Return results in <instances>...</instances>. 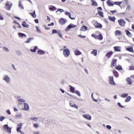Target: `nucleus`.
Listing matches in <instances>:
<instances>
[{
  "label": "nucleus",
  "mask_w": 134,
  "mask_h": 134,
  "mask_svg": "<svg viewBox=\"0 0 134 134\" xmlns=\"http://www.w3.org/2000/svg\"><path fill=\"white\" fill-rule=\"evenodd\" d=\"M94 25L97 28H101L102 27V25L100 23H98L97 21L95 23Z\"/></svg>",
  "instance_id": "obj_8"
},
{
  "label": "nucleus",
  "mask_w": 134,
  "mask_h": 134,
  "mask_svg": "<svg viewBox=\"0 0 134 134\" xmlns=\"http://www.w3.org/2000/svg\"><path fill=\"white\" fill-rule=\"evenodd\" d=\"M43 26L44 27L45 29L47 30H48L50 29V28L47 26L45 25L44 24L43 25Z\"/></svg>",
  "instance_id": "obj_52"
},
{
  "label": "nucleus",
  "mask_w": 134,
  "mask_h": 134,
  "mask_svg": "<svg viewBox=\"0 0 134 134\" xmlns=\"http://www.w3.org/2000/svg\"><path fill=\"white\" fill-rule=\"evenodd\" d=\"M115 68L116 69L118 70H122L123 69L121 66L119 64L116 66Z\"/></svg>",
  "instance_id": "obj_26"
},
{
  "label": "nucleus",
  "mask_w": 134,
  "mask_h": 134,
  "mask_svg": "<svg viewBox=\"0 0 134 134\" xmlns=\"http://www.w3.org/2000/svg\"><path fill=\"white\" fill-rule=\"evenodd\" d=\"M126 81L127 82V83L129 85H131L132 84V83L130 77H127L126 79Z\"/></svg>",
  "instance_id": "obj_28"
},
{
  "label": "nucleus",
  "mask_w": 134,
  "mask_h": 134,
  "mask_svg": "<svg viewBox=\"0 0 134 134\" xmlns=\"http://www.w3.org/2000/svg\"><path fill=\"white\" fill-rule=\"evenodd\" d=\"M92 54H93L94 56H96L97 54V51L95 49H94L91 52Z\"/></svg>",
  "instance_id": "obj_37"
},
{
  "label": "nucleus",
  "mask_w": 134,
  "mask_h": 134,
  "mask_svg": "<svg viewBox=\"0 0 134 134\" xmlns=\"http://www.w3.org/2000/svg\"><path fill=\"white\" fill-rule=\"evenodd\" d=\"M76 25H74L72 23H70L68 25L65 30V32H68L72 28H74L76 27Z\"/></svg>",
  "instance_id": "obj_2"
},
{
  "label": "nucleus",
  "mask_w": 134,
  "mask_h": 134,
  "mask_svg": "<svg viewBox=\"0 0 134 134\" xmlns=\"http://www.w3.org/2000/svg\"><path fill=\"white\" fill-rule=\"evenodd\" d=\"M88 30L87 27L86 26L84 25L82 26L80 29V30L82 31H85Z\"/></svg>",
  "instance_id": "obj_21"
},
{
  "label": "nucleus",
  "mask_w": 134,
  "mask_h": 134,
  "mask_svg": "<svg viewBox=\"0 0 134 134\" xmlns=\"http://www.w3.org/2000/svg\"><path fill=\"white\" fill-rule=\"evenodd\" d=\"M114 51L115 52H120V47L119 46H115L114 47Z\"/></svg>",
  "instance_id": "obj_23"
},
{
  "label": "nucleus",
  "mask_w": 134,
  "mask_h": 134,
  "mask_svg": "<svg viewBox=\"0 0 134 134\" xmlns=\"http://www.w3.org/2000/svg\"><path fill=\"white\" fill-rule=\"evenodd\" d=\"M91 98L93 100L96 102H98V100L97 99H96L94 98V97H93V93H92L91 94Z\"/></svg>",
  "instance_id": "obj_47"
},
{
  "label": "nucleus",
  "mask_w": 134,
  "mask_h": 134,
  "mask_svg": "<svg viewBox=\"0 0 134 134\" xmlns=\"http://www.w3.org/2000/svg\"><path fill=\"white\" fill-rule=\"evenodd\" d=\"M91 36L92 37H94L96 39H97V36L96 34H92L91 35Z\"/></svg>",
  "instance_id": "obj_57"
},
{
  "label": "nucleus",
  "mask_w": 134,
  "mask_h": 134,
  "mask_svg": "<svg viewBox=\"0 0 134 134\" xmlns=\"http://www.w3.org/2000/svg\"><path fill=\"white\" fill-rule=\"evenodd\" d=\"M5 118V117L3 116H0V121L2 122L4 120Z\"/></svg>",
  "instance_id": "obj_53"
},
{
  "label": "nucleus",
  "mask_w": 134,
  "mask_h": 134,
  "mask_svg": "<svg viewBox=\"0 0 134 134\" xmlns=\"http://www.w3.org/2000/svg\"><path fill=\"white\" fill-rule=\"evenodd\" d=\"M22 123H20L17 125L16 129L17 131L21 130L22 128Z\"/></svg>",
  "instance_id": "obj_16"
},
{
  "label": "nucleus",
  "mask_w": 134,
  "mask_h": 134,
  "mask_svg": "<svg viewBox=\"0 0 134 134\" xmlns=\"http://www.w3.org/2000/svg\"><path fill=\"white\" fill-rule=\"evenodd\" d=\"M83 117L89 120H90L91 119V116L89 114H84L83 115Z\"/></svg>",
  "instance_id": "obj_12"
},
{
  "label": "nucleus",
  "mask_w": 134,
  "mask_h": 134,
  "mask_svg": "<svg viewBox=\"0 0 134 134\" xmlns=\"http://www.w3.org/2000/svg\"><path fill=\"white\" fill-rule=\"evenodd\" d=\"M117 105L118 106L120 107L121 108H124V106L122 105H121V103L120 102H118L117 103Z\"/></svg>",
  "instance_id": "obj_50"
},
{
  "label": "nucleus",
  "mask_w": 134,
  "mask_h": 134,
  "mask_svg": "<svg viewBox=\"0 0 134 134\" xmlns=\"http://www.w3.org/2000/svg\"><path fill=\"white\" fill-rule=\"evenodd\" d=\"M57 34L60 37L62 38V39H64L62 37V32L60 30H58V32Z\"/></svg>",
  "instance_id": "obj_39"
},
{
  "label": "nucleus",
  "mask_w": 134,
  "mask_h": 134,
  "mask_svg": "<svg viewBox=\"0 0 134 134\" xmlns=\"http://www.w3.org/2000/svg\"><path fill=\"white\" fill-rule=\"evenodd\" d=\"M7 2L8 3H11L10 4H9L8 3L6 2L5 3V8L7 10H10L13 5V4L10 1L8 2L7 1Z\"/></svg>",
  "instance_id": "obj_4"
},
{
  "label": "nucleus",
  "mask_w": 134,
  "mask_h": 134,
  "mask_svg": "<svg viewBox=\"0 0 134 134\" xmlns=\"http://www.w3.org/2000/svg\"><path fill=\"white\" fill-rule=\"evenodd\" d=\"M65 14L68 16L70 14H71V13L70 12H69L67 11H65Z\"/></svg>",
  "instance_id": "obj_58"
},
{
  "label": "nucleus",
  "mask_w": 134,
  "mask_h": 134,
  "mask_svg": "<svg viewBox=\"0 0 134 134\" xmlns=\"http://www.w3.org/2000/svg\"><path fill=\"white\" fill-rule=\"evenodd\" d=\"M18 35L19 37H26V35L25 34L21 32L18 33Z\"/></svg>",
  "instance_id": "obj_25"
},
{
  "label": "nucleus",
  "mask_w": 134,
  "mask_h": 134,
  "mask_svg": "<svg viewBox=\"0 0 134 134\" xmlns=\"http://www.w3.org/2000/svg\"><path fill=\"white\" fill-rule=\"evenodd\" d=\"M34 39V38L33 37H30L28 38L27 40L25 41V43H29L31 41Z\"/></svg>",
  "instance_id": "obj_30"
},
{
  "label": "nucleus",
  "mask_w": 134,
  "mask_h": 134,
  "mask_svg": "<svg viewBox=\"0 0 134 134\" xmlns=\"http://www.w3.org/2000/svg\"><path fill=\"white\" fill-rule=\"evenodd\" d=\"M21 25L23 27L25 28H28L29 27V25L27 24L25 21H23Z\"/></svg>",
  "instance_id": "obj_19"
},
{
  "label": "nucleus",
  "mask_w": 134,
  "mask_h": 134,
  "mask_svg": "<svg viewBox=\"0 0 134 134\" xmlns=\"http://www.w3.org/2000/svg\"><path fill=\"white\" fill-rule=\"evenodd\" d=\"M107 128L109 130H110L111 129V127L110 125H106Z\"/></svg>",
  "instance_id": "obj_62"
},
{
  "label": "nucleus",
  "mask_w": 134,
  "mask_h": 134,
  "mask_svg": "<svg viewBox=\"0 0 134 134\" xmlns=\"http://www.w3.org/2000/svg\"><path fill=\"white\" fill-rule=\"evenodd\" d=\"M16 53L19 56H20L22 55L21 52L18 50L16 51Z\"/></svg>",
  "instance_id": "obj_56"
},
{
  "label": "nucleus",
  "mask_w": 134,
  "mask_h": 134,
  "mask_svg": "<svg viewBox=\"0 0 134 134\" xmlns=\"http://www.w3.org/2000/svg\"><path fill=\"white\" fill-rule=\"evenodd\" d=\"M58 32V30H57L56 29H53L52 30V33L51 34H57Z\"/></svg>",
  "instance_id": "obj_45"
},
{
  "label": "nucleus",
  "mask_w": 134,
  "mask_h": 134,
  "mask_svg": "<svg viewBox=\"0 0 134 134\" xmlns=\"http://www.w3.org/2000/svg\"><path fill=\"white\" fill-rule=\"evenodd\" d=\"M30 14L32 16V17L34 18H35L36 17L37 15L35 14V11H34L32 13H30Z\"/></svg>",
  "instance_id": "obj_31"
},
{
  "label": "nucleus",
  "mask_w": 134,
  "mask_h": 134,
  "mask_svg": "<svg viewBox=\"0 0 134 134\" xmlns=\"http://www.w3.org/2000/svg\"><path fill=\"white\" fill-rule=\"evenodd\" d=\"M3 128L4 130L6 132L9 134L11 133V130L12 128L8 126V124H5L3 125Z\"/></svg>",
  "instance_id": "obj_1"
},
{
  "label": "nucleus",
  "mask_w": 134,
  "mask_h": 134,
  "mask_svg": "<svg viewBox=\"0 0 134 134\" xmlns=\"http://www.w3.org/2000/svg\"><path fill=\"white\" fill-rule=\"evenodd\" d=\"M126 32V34L127 36L130 37H131L132 35L131 33L128 30H126L125 31Z\"/></svg>",
  "instance_id": "obj_22"
},
{
  "label": "nucleus",
  "mask_w": 134,
  "mask_h": 134,
  "mask_svg": "<svg viewBox=\"0 0 134 134\" xmlns=\"http://www.w3.org/2000/svg\"><path fill=\"white\" fill-rule=\"evenodd\" d=\"M38 118L37 117L31 118H30V119L35 121H37Z\"/></svg>",
  "instance_id": "obj_54"
},
{
  "label": "nucleus",
  "mask_w": 134,
  "mask_h": 134,
  "mask_svg": "<svg viewBox=\"0 0 134 134\" xmlns=\"http://www.w3.org/2000/svg\"><path fill=\"white\" fill-rule=\"evenodd\" d=\"M78 36L82 38H85L86 37V36H83L81 34H80L78 35Z\"/></svg>",
  "instance_id": "obj_60"
},
{
  "label": "nucleus",
  "mask_w": 134,
  "mask_h": 134,
  "mask_svg": "<svg viewBox=\"0 0 134 134\" xmlns=\"http://www.w3.org/2000/svg\"><path fill=\"white\" fill-rule=\"evenodd\" d=\"M97 12L98 14L100 16L102 17H103L104 16L103 13V12L99 10H98Z\"/></svg>",
  "instance_id": "obj_36"
},
{
  "label": "nucleus",
  "mask_w": 134,
  "mask_h": 134,
  "mask_svg": "<svg viewBox=\"0 0 134 134\" xmlns=\"http://www.w3.org/2000/svg\"><path fill=\"white\" fill-rule=\"evenodd\" d=\"M129 70H134V66H130L129 68Z\"/></svg>",
  "instance_id": "obj_61"
},
{
  "label": "nucleus",
  "mask_w": 134,
  "mask_h": 134,
  "mask_svg": "<svg viewBox=\"0 0 134 134\" xmlns=\"http://www.w3.org/2000/svg\"><path fill=\"white\" fill-rule=\"evenodd\" d=\"M128 94L127 93H122L121 95V97L123 98H125L128 96Z\"/></svg>",
  "instance_id": "obj_40"
},
{
  "label": "nucleus",
  "mask_w": 134,
  "mask_h": 134,
  "mask_svg": "<svg viewBox=\"0 0 134 134\" xmlns=\"http://www.w3.org/2000/svg\"><path fill=\"white\" fill-rule=\"evenodd\" d=\"M109 19L111 21L115 22V20L116 19L115 17L114 16L111 17L109 16L108 17Z\"/></svg>",
  "instance_id": "obj_29"
},
{
  "label": "nucleus",
  "mask_w": 134,
  "mask_h": 134,
  "mask_svg": "<svg viewBox=\"0 0 134 134\" xmlns=\"http://www.w3.org/2000/svg\"><path fill=\"white\" fill-rule=\"evenodd\" d=\"M122 34L121 32V31L119 30H116L115 32V35H120Z\"/></svg>",
  "instance_id": "obj_35"
},
{
  "label": "nucleus",
  "mask_w": 134,
  "mask_h": 134,
  "mask_svg": "<svg viewBox=\"0 0 134 134\" xmlns=\"http://www.w3.org/2000/svg\"><path fill=\"white\" fill-rule=\"evenodd\" d=\"M106 3L109 6H113L114 5V4L111 2L110 0H108L106 1Z\"/></svg>",
  "instance_id": "obj_24"
},
{
  "label": "nucleus",
  "mask_w": 134,
  "mask_h": 134,
  "mask_svg": "<svg viewBox=\"0 0 134 134\" xmlns=\"http://www.w3.org/2000/svg\"><path fill=\"white\" fill-rule=\"evenodd\" d=\"M113 72L114 76L116 78H118L119 76V73L118 72L115 70H113Z\"/></svg>",
  "instance_id": "obj_18"
},
{
  "label": "nucleus",
  "mask_w": 134,
  "mask_h": 134,
  "mask_svg": "<svg viewBox=\"0 0 134 134\" xmlns=\"http://www.w3.org/2000/svg\"><path fill=\"white\" fill-rule=\"evenodd\" d=\"M75 93L78 96H80L81 95L80 92L77 90H75Z\"/></svg>",
  "instance_id": "obj_49"
},
{
  "label": "nucleus",
  "mask_w": 134,
  "mask_h": 134,
  "mask_svg": "<svg viewBox=\"0 0 134 134\" xmlns=\"http://www.w3.org/2000/svg\"><path fill=\"white\" fill-rule=\"evenodd\" d=\"M21 117L22 115L21 114L17 115L15 116V118L16 119H19L21 118Z\"/></svg>",
  "instance_id": "obj_43"
},
{
  "label": "nucleus",
  "mask_w": 134,
  "mask_h": 134,
  "mask_svg": "<svg viewBox=\"0 0 134 134\" xmlns=\"http://www.w3.org/2000/svg\"><path fill=\"white\" fill-rule=\"evenodd\" d=\"M45 52L41 49H39L37 51V53L39 55H42L45 54Z\"/></svg>",
  "instance_id": "obj_15"
},
{
  "label": "nucleus",
  "mask_w": 134,
  "mask_h": 134,
  "mask_svg": "<svg viewBox=\"0 0 134 134\" xmlns=\"http://www.w3.org/2000/svg\"><path fill=\"white\" fill-rule=\"evenodd\" d=\"M74 53L76 55H79L82 54L81 52L79 50L76 49L74 51Z\"/></svg>",
  "instance_id": "obj_27"
},
{
  "label": "nucleus",
  "mask_w": 134,
  "mask_h": 134,
  "mask_svg": "<svg viewBox=\"0 0 134 134\" xmlns=\"http://www.w3.org/2000/svg\"><path fill=\"white\" fill-rule=\"evenodd\" d=\"M38 48L37 46H35L31 47V48L30 49V51L32 52L35 53L36 51L38 49Z\"/></svg>",
  "instance_id": "obj_11"
},
{
  "label": "nucleus",
  "mask_w": 134,
  "mask_h": 134,
  "mask_svg": "<svg viewBox=\"0 0 134 134\" xmlns=\"http://www.w3.org/2000/svg\"><path fill=\"white\" fill-rule=\"evenodd\" d=\"M66 93H67V94L68 95H69L70 96L72 97V98H75V99H77V97L76 96H74V95H71L68 93L66 92Z\"/></svg>",
  "instance_id": "obj_51"
},
{
  "label": "nucleus",
  "mask_w": 134,
  "mask_h": 134,
  "mask_svg": "<svg viewBox=\"0 0 134 134\" xmlns=\"http://www.w3.org/2000/svg\"><path fill=\"white\" fill-rule=\"evenodd\" d=\"M3 49L6 52H9V49L5 47H3Z\"/></svg>",
  "instance_id": "obj_48"
},
{
  "label": "nucleus",
  "mask_w": 134,
  "mask_h": 134,
  "mask_svg": "<svg viewBox=\"0 0 134 134\" xmlns=\"http://www.w3.org/2000/svg\"><path fill=\"white\" fill-rule=\"evenodd\" d=\"M110 12L112 13V14H114V13H116L117 12L116 10H110Z\"/></svg>",
  "instance_id": "obj_63"
},
{
  "label": "nucleus",
  "mask_w": 134,
  "mask_h": 134,
  "mask_svg": "<svg viewBox=\"0 0 134 134\" xmlns=\"http://www.w3.org/2000/svg\"><path fill=\"white\" fill-rule=\"evenodd\" d=\"M126 51L132 53H134L132 47H129L126 48Z\"/></svg>",
  "instance_id": "obj_20"
},
{
  "label": "nucleus",
  "mask_w": 134,
  "mask_h": 134,
  "mask_svg": "<svg viewBox=\"0 0 134 134\" xmlns=\"http://www.w3.org/2000/svg\"><path fill=\"white\" fill-rule=\"evenodd\" d=\"M131 99V97L130 96H128L126 99L125 100V102H129Z\"/></svg>",
  "instance_id": "obj_33"
},
{
  "label": "nucleus",
  "mask_w": 134,
  "mask_h": 134,
  "mask_svg": "<svg viewBox=\"0 0 134 134\" xmlns=\"http://www.w3.org/2000/svg\"><path fill=\"white\" fill-rule=\"evenodd\" d=\"M66 19L64 18H61L59 20V22L62 25H64L67 22Z\"/></svg>",
  "instance_id": "obj_6"
},
{
  "label": "nucleus",
  "mask_w": 134,
  "mask_h": 134,
  "mask_svg": "<svg viewBox=\"0 0 134 134\" xmlns=\"http://www.w3.org/2000/svg\"><path fill=\"white\" fill-rule=\"evenodd\" d=\"M18 6L20 8H21L22 9H24L23 6L21 4V2L20 1H19Z\"/></svg>",
  "instance_id": "obj_42"
},
{
  "label": "nucleus",
  "mask_w": 134,
  "mask_h": 134,
  "mask_svg": "<svg viewBox=\"0 0 134 134\" xmlns=\"http://www.w3.org/2000/svg\"><path fill=\"white\" fill-rule=\"evenodd\" d=\"M57 11H59L61 13H62L64 11V10L63 9L61 8H58Z\"/></svg>",
  "instance_id": "obj_59"
},
{
  "label": "nucleus",
  "mask_w": 134,
  "mask_h": 134,
  "mask_svg": "<svg viewBox=\"0 0 134 134\" xmlns=\"http://www.w3.org/2000/svg\"><path fill=\"white\" fill-rule=\"evenodd\" d=\"M63 54L65 57H69L70 54V50L68 48L64 49L63 50Z\"/></svg>",
  "instance_id": "obj_3"
},
{
  "label": "nucleus",
  "mask_w": 134,
  "mask_h": 134,
  "mask_svg": "<svg viewBox=\"0 0 134 134\" xmlns=\"http://www.w3.org/2000/svg\"><path fill=\"white\" fill-rule=\"evenodd\" d=\"M35 27L36 29V32L38 33H41V31L39 28L37 26H36Z\"/></svg>",
  "instance_id": "obj_46"
},
{
  "label": "nucleus",
  "mask_w": 134,
  "mask_h": 134,
  "mask_svg": "<svg viewBox=\"0 0 134 134\" xmlns=\"http://www.w3.org/2000/svg\"><path fill=\"white\" fill-rule=\"evenodd\" d=\"M92 5V6L97 7L98 6V4L97 2L94 0L91 2Z\"/></svg>",
  "instance_id": "obj_38"
},
{
  "label": "nucleus",
  "mask_w": 134,
  "mask_h": 134,
  "mask_svg": "<svg viewBox=\"0 0 134 134\" xmlns=\"http://www.w3.org/2000/svg\"><path fill=\"white\" fill-rule=\"evenodd\" d=\"M113 52L111 51L108 52L106 54L105 56L108 58H109L113 55Z\"/></svg>",
  "instance_id": "obj_13"
},
{
  "label": "nucleus",
  "mask_w": 134,
  "mask_h": 134,
  "mask_svg": "<svg viewBox=\"0 0 134 134\" xmlns=\"http://www.w3.org/2000/svg\"><path fill=\"white\" fill-rule=\"evenodd\" d=\"M3 79L6 82H10V79L8 76L7 75H5Z\"/></svg>",
  "instance_id": "obj_10"
},
{
  "label": "nucleus",
  "mask_w": 134,
  "mask_h": 134,
  "mask_svg": "<svg viewBox=\"0 0 134 134\" xmlns=\"http://www.w3.org/2000/svg\"><path fill=\"white\" fill-rule=\"evenodd\" d=\"M119 24L121 26L124 27L125 25L126 22L122 19H120L118 20Z\"/></svg>",
  "instance_id": "obj_5"
},
{
  "label": "nucleus",
  "mask_w": 134,
  "mask_h": 134,
  "mask_svg": "<svg viewBox=\"0 0 134 134\" xmlns=\"http://www.w3.org/2000/svg\"><path fill=\"white\" fill-rule=\"evenodd\" d=\"M17 100L19 102L22 103H25V100L24 99L20 98L18 99Z\"/></svg>",
  "instance_id": "obj_44"
},
{
  "label": "nucleus",
  "mask_w": 134,
  "mask_h": 134,
  "mask_svg": "<svg viewBox=\"0 0 134 134\" xmlns=\"http://www.w3.org/2000/svg\"><path fill=\"white\" fill-rule=\"evenodd\" d=\"M49 10L51 11H54L57 9V8L55 7L52 5H50V7H49Z\"/></svg>",
  "instance_id": "obj_17"
},
{
  "label": "nucleus",
  "mask_w": 134,
  "mask_h": 134,
  "mask_svg": "<svg viewBox=\"0 0 134 134\" xmlns=\"http://www.w3.org/2000/svg\"><path fill=\"white\" fill-rule=\"evenodd\" d=\"M6 112L9 115H10L11 114V112L9 109L7 110L6 111Z\"/></svg>",
  "instance_id": "obj_64"
},
{
  "label": "nucleus",
  "mask_w": 134,
  "mask_h": 134,
  "mask_svg": "<svg viewBox=\"0 0 134 134\" xmlns=\"http://www.w3.org/2000/svg\"><path fill=\"white\" fill-rule=\"evenodd\" d=\"M117 61V60L116 59H113L111 62V66L112 67L116 66Z\"/></svg>",
  "instance_id": "obj_14"
},
{
  "label": "nucleus",
  "mask_w": 134,
  "mask_h": 134,
  "mask_svg": "<svg viewBox=\"0 0 134 134\" xmlns=\"http://www.w3.org/2000/svg\"><path fill=\"white\" fill-rule=\"evenodd\" d=\"M122 2L121 1V2H117V1H116V2H114V4H115L116 5H118L119 6H120V5L121 4Z\"/></svg>",
  "instance_id": "obj_41"
},
{
  "label": "nucleus",
  "mask_w": 134,
  "mask_h": 134,
  "mask_svg": "<svg viewBox=\"0 0 134 134\" xmlns=\"http://www.w3.org/2000/svg\"><path fill=\"white\" fill-rule=\"evenodd\" d=\"M24 108L23 109V110L25 111L28 110L29 109V107L28 104L26 103H24Z\"/></svg>",
  "instance_id": "obj_9"
},
{
  "label": "nucleus",
  "mask_w": 134,
  "mask_h": 134,
  "mask_svg": "<svg viewBox=\"0 0 134 134\" xmlns=\"http://www.w3.org/2000/svg\"><path fill=\"white\" fill-rule=\"evenodd\" d=\"M103 39V36L101 34H100L97 35V39L99 40H102Z\"/></svg>",
  "instance_id": "obj_34"
},
{
  "label": "nucleus",
  "mask_w": 134,
  "mask_h": 134,
  "mask_svg": "<svg viewBox=\"0 0 134 134\" xmlns=\"http://www.w3.org/2000/svg\"><path fill=\"white\" fill-rule=\"evenodd\" d=\"M69 86L70 87V91L73 93H75L74 91L75 90V88L74 87L70 85H69Z\"/></svg>",
  "instance_id": "obj_32"
},
{
  "label": "nucleus",
  "mask_w": 134,
  "mask_h": 134,
  "mask_svg": "<svg viewBox=\"0 0 134 134\" xmlns=\"http://www.w3.org/2000/svg\"><path fill=\"white\" fill-rule=\"evenodd\" d=\"M109 83L112 85H115V83L113 77L112 76H110L109 78Z\"/></svg>",
  "instance_id": "obj_7"
},
{
  "label": "nucleus",
  "mask_w": 134,
  "mask_h": 134,
  "mask_svg": "<svg viewBox=\"0 0 134 134\" xmlns=\"http://www.w3.org/2000/svg\"><path fill=\"white\" fill-rule=\"evenodd\" d=\"M71 107L74 108L76 109H77L78 108L77 105L75 104H74L73 105H71Z\"/></svg>",
  "instance_id": "obj_55"
}]
</instances>
